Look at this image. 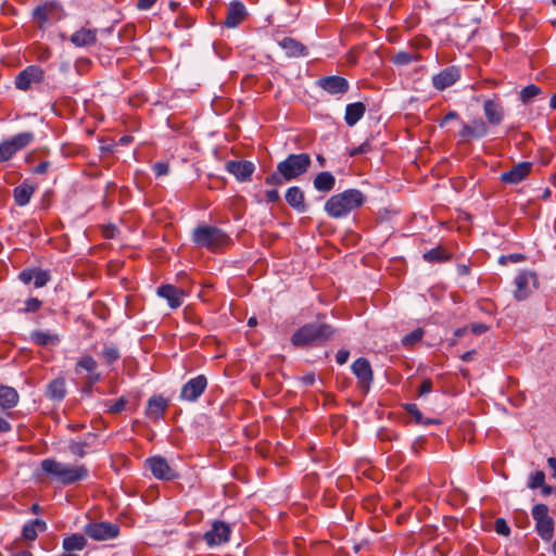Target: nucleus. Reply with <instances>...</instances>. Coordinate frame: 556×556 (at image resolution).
<instances>
[{
	"mask_svg": "<svg viewBox=\"0 0 556 556\" xmlns=\"http://www.w3.org/2000/svg\"><path fill=\"white\" fill-rule=\"evenodd\" d=\"M41 470L52 480L64 485L73 484L87 479L89 471L85 465H72L53 458H46L40 463Z\"/></svg>",
	"mask_w": 556,
	"mask_h": 556,
	"instance_id": "1",
	"label": "nucleus"
},
{
	"mask_svg": "<svg viewBox=\"0 0 556 556\" xmlns=\"http://www.w3.org/2000/svg\"><path fill=\"white\" fill-rule=\"evenodd\" d=\"M366 197L357 189H349L330 197L325 203L326 213L333 218H342L365 203Z\"/></svg>",
	"mask_w": 556,
	"mask_h": 556,
	"instance_id": "2",
	"label": "nucleus"
},
{
	"mask_svg": "<svg viewBox=\"0 0 556 556\" xmlns=\"http://www.w3.org/2000/svg\"><path fill=\"white\" fill-rule=\"evenodd\" d=\"M334 333L332 326L321 323H311L299 328L291 337L295 346L320 344L329 340Z\"/></svg>",
	"mask_w": 556,
	"mask_h": 556,
	"instance_id": "3",
	"label": "nucleus"
},
{
	"mask_svg": "<svg viewBox=\"0 0 556 556\" xmlns=\"http://www.w3.org/2000/svg\"><path fill=\"white\" fill-rule=\"evenodd\" d=\"M193 241L210 251H216L228 245L229 237L219 228L214 226H199L193 230Z\"/></svg>",
	"mask_w": 556,
	"mask_h": 556,
	"instance_id": "4",
	"label": "nucleus"
},
{
	"mask_svg": "<svg viewBox=\"0 0 556 556\" xmlns=\"http://www.w3.org/2000/svg\"><path fill=\"white\" fill-rule=\"evenodd\" d=\"M312 160L307 153L290 154L277 165V169L286 181L295 179L305 174L311 167Z\"/></svg>",
	"mask_w": 556,
	"mask_h": 556,
	"instance_id": "5",
	"label": "nucleus"
},
{
	"mask_svg": "<svg viewBox=\"0 0 556 556\" xmlns=\"http://www.w3.org/2000/svg\"><path fill=\"white\" fill-rule=\"evenodd\" d=\"M34 140L30 131L20 132L0 143V163L12 159L18 151L29 146Z\"/></svg>",
	"mask_w": 556,
	"mask_h": 556,
	"instance_id": "6",
	"label": "nucleus"
},
{
	"mask_svg": "<svg viewBox=\"0 0 556 556\" xmlns=\"http://www.w3.org/2000/svg\"><path fill=\"white\" fill-rule=\"evenodd\" d=\"M119 533V527L109 521L89 522L85 526V534L97 541L114 539Z\"/></svg>",
	"mask_w": 556,
	"mask_h": 556,
	"instance_id": "7",
	"label": "nucleus"
},
{
	"mask_svg": "<svg viewBox=\"0 0 556 556\" xmlns=\"http://www.w3.org/2000/svg\"><path fill=\"white\" fill-rule=\"evenodd\" d=\"M516 290L514 296L522 301L529 296L532 290L538 288L536 274L531 270H522L515 278Z\"/></svg>",
	"mask_w": 556,
	"mask_h": 556,
	"instance_id": "8",
	"label": "nucleus"
},
{
	"mask_svg": "<svg viewBox=\"0 0 556 556\" xmlns=\"http://www.w3.org/2000/svg\"><path fill=\"white\" fill-rule=\"evenodd\" d=\"M45 78V72L36 65L27 66L15 78L17 89L26 91L40 84Z\"/></svg>",
	"mask_w": 556,
	"mask_h": 556,
	"instance_id": "9",
	"label": "nucleus"
},
{
	"mask_svg": "<svg viewBox=\"0 0 556 556\" xmlns=\"http://www.w3.org/2000/svg\"><path fill=\"white\" fill-rule=\"evenodd\" d=\"M33 15L37 23L42 27L51 20L60 21L64 13L59 2L48 1L36 7L34 9Z\"/></svg>",
	"mask_w": 556,
	"mask_h": 556,
	"instance_id": "10",
	"label": "nucleus"
},
{
	"mask_svg": "<svg viewBox=\"0 0 556 556\" xmlns=\"http://www.w3.org/2000/svg\"><path fill=\"white\" fill-rule=\"evenodd\" d=\"M207 387V379L204 375H199L187 381L179 394L181 401L195 402L205 391Z\"/></svg>",
	"mask_w": 556,
	"mask_h": 556,
	"instance_id": "11",
	"label": "nucleus"
},
{
	"mask_svg": "<svg viewBox=\"0 0 556 556\" xmlns=\"http://www.w3.org/2000/svg\"><path fill=\"white\" fill-rule=\"evenodd\" d=\"M231 533L230 526L222 520H215L212 523V529L206 531L203 540L208 546H216L229 541Z\"/></svg>",
	"mask_w": 556,
	"mask_h": 556,
	"instance_id": "12",
	"label": "nucleus"
},
{
	"mask_svg": "<svg viewBox=\"0 0 556 556\" xmlns=\"http://www.w3.org/2000/svg\"><path fill=\"white\" fill-rule=\"evenodd\" d=\"M352 371L357 378V384L364 392H368L374 379V372L367 358L359 357L352 364Z\"/></svg>",
	"mask_w": 556,
	"mask_h": 556,
	"instance_id": "13",
	"label": "nucleus"
},
{
	"mask_svg": "<svg viewBox=\"0 0 556 556\" xmlns=\"http://www.w3.org/2000/svg\"><path fill=\"white\" fill-rule=\"evenodd\" d=\"M146 465L151 470L152 475L159 480H173L177 477L175 470L162 456H153L148 458L146 460Z\"/></svg>",
	"mask_w": 556,
	"mask_h": 556,
	"instance_id": "14",
	"label": "nucleus"
},
{
	"mask_svg": "<svg viewBox=\"0 0 556 556\" xmlns=\"http://www.w3.org/2000/svg\"><path fill=\"white\" fill-rule=\"evenodd\" d=\"M156 294L167 301L172 309H177L184 303V299L189 294L188 291L177 288L174 285H162L156 289Z\"/></svg>",
	"mask_w": 556,
	"mask_h": 556,
	"instance_id": "15",
	"label": "nucleus"
},
{
	"mask_svg": "<svg viewBox=\"0 0 556 556\" xmlns=\"http://www.w3.org/2000/svg\"><path fill=\"white\" fill-rule=\"evenodd\" d=\"M460 78V71L456 66H448L432 77L433 87L444 90L453 86Z\"/></svg>",
	"mask_w": 556,
	"mask_h": 556,
	"instance_id": "16",
	"label": "nucleus"
},
{
	"mask_svg": "<svg viewBox=\"0 0 556 556\" xmlns=\"http://www.w3.org/2000/svg\"><path fill=\"white\" fill-rule=\"evenodd\" d=\"M317 85L329 94H344L349 90V81L341 76H326L317 80Z\"/></svg>",
	"mask_w": 556,
	"mask_h": 556,
	"instance_id": "17",
	"label": "nucleus"
},
{
	"mask_svg": "<svg viewBox=\"0 0 556 556\" xmlns=\"http://www.w3.org/2000/svg\"><path fill=\"white\" fill-rule=\"evenodd\" d=\"M488 134L486 123L482 118L473 119L470 124L463 123L458 137L468 141L470 139H479Z\"/></svg>",
	"mask_w": 556,
	"mask_h": 556,
	"instance_id": "18",
	"label": "nucleus"
},
{
	"mask_svg": "<svg viewBox=\"0 0 556 556\" xmlns=\"http://www.w3.org/2000/svg\"><path fill=\"white\" fill-rule=\"evenodd\" d=\"M532 169V163L520 162L514 165L509 170L501 174V180L505 184L516 185L526 179Z\"/></svg>",
	"mask_w": 556,
	"mask_h": 556,
	"instance_id": "19",
	"label": "nucleus"
},
{
	"mask_svg": "<svg viewBox=\"0 0 556 556\" xmlns=\"http://www.w3.org/2000/svg\"><path fill=\"white\" fill-rule=\"evenodd\" d=\"M226 170L240 181L251 180L255 166L250 161H228L225 164Z\"/></svg>",
	"mask_w": 556,
	"mask_h": 556,
	"instance_id": "20",
	"label": "nucleus"
},
{
	"mask_svg": "<svg viewBox=\"0 0 556 556\" xmlns=\"http://www.w3.org/2000/svg\"><path fill=\"white\" fill-rule=\"evenodd\" d=\"M98 31L96 28H80L70 37L71 42L78 48L89 47L97 41Z\"/></svg>",
	"mask_w": 556,
	"mask_h": 556,
	"instance_id": "21",
	"label": "nucleus"
},
{
	"mask_svg": "<svg viewBox=\"0 0 556 556\" xmlns=\"http://www.w3.org/2000/svg\"><path fill=\"white\" fill-rule=\"evenodd\" d=\"M167 406H168L167 400H165L164 397H162L160 395H154L148 402V406L146 408V415L148 418L156 421L163 417Z\"/></svg>",
	"mask_w": 556,
	"mask_h": 556,
	"instance_id": "22",
	"label": "nucleus"
},
{
	"mask_svg": "<svg viewBox=\"0 0 556 556\" xmlns=\"http://www.w3.org/2000/svg\"><path fill=\"white\" fill-rule=\"evenodd\" d=\"M245 8L241 2H233L229 5L224 25L228 28L237 27L245 18Z\"/></svg>",
	"mask_w": 556,
	"mask_h": 556,
	"instance_id": "23",
	"label": "nucleus"
},
{
	"mask_svg": "<svg viewBox=\"0 0 556 556\" xmlns=\"http://www.w3.org/2000/svg\"><path fill=\"white\" fill-rule=\"evenodd\" d=\"M483 112L491 125H500L504 118V109L502 104L495 100H485Z\"/></svg>",
	"mask_w": 556,
	"mask_h": 556,
	"instance_id": "24",
	"label": "nucleus"
},
{
	"mask_svg": "<svg viewBox=\"0 0 556 556\" xmlns=\"http://www.w3.org/2000/svg\"><path fill=\"white\" fill-rule=\"evenodd\" d=\"M36 190V186L29 184L28 181H23L21 185L16 186L13 189V198L17 205L24 206L29 203L30 198L33 197Z\"/></svg>",
	"mask_w": 556,
	"mask_h": 556,
	"instance_id": "25",
	"label": "nucleus"
},
{
	"mask_svg": "<svg viewBox=\"0 0 556 556\" xmlns=\"http://www.w3.org/2000/svg\"><path fill=\"white\" fill-rule=\"evenodd\" d=\"M287 203L295 211L303 213L306 211L304 192L296 186L290 187L286 192Z\"/></svg>",
	"mask_w": 556,
	"mask_h": 556,
	"instance_id": "26",
	"label": "nucleus"
},
{
	"mask_svg": "<svg viewBox=\"0 0 556 556\" xmlns=\"http://www.w3.org/2000/svg\"><path fill=\"white\" fill-rule=\"evenodd\" d=\"M18 393L12 388L0 383V408L11 409L18 403Z\"/></svg>",
	"mask_w": 556,
	"mask_h": 556,
	"instance_id": "27",
	"label": "nucleus"
},
{
	"mask_svg": "<svg viewBox=\"0 0 556 556\" xmlns=\"http://www.w3.org/2000/svg\"><path fill=\"white\" fill-rule=\"evenodd\" d=\"M279 46L286 51L287 55L291 58H298L306 54L305 46L291 37H285L279 41Z\"/></svg>",
	"mask_w": 556,
	"mask_h": 556,
	"instance_id": "28",
	"label": "nucleus"
},
{
	"mask_svg": "<svg viewBox=\"0 0 556 556\" xmlns=\"http://www.w3.org/2000/svg\"><path fill=\"white\" fill-rule=\"evenodd\" d=\"M366 106L363 102L350 103L345 108L344 121L349 126H354L365 114Z\"/></svg>",
	"mask_w": 556,
	"mask_h": 556,
	"instance_id": "29",
	"label": "nucleus"
},
{
	"mask_svg": "<svg viewBox=\"0 0 556 556\" xmlns=\"http://www.w3.org/2000/svg\"><path fill=\"white\" fill-rule=\"evenodd\" d=\"M46 395L52 401L63 400L66 395L65 380L63 378L52 380L47 387Z\"/></svg>",
	"mask_w": 556,
	"mask_h": 556,
	"instance_id": "30",
	"label": "nucleus"
},
{
	"mask_svg": "<svg viewBox=\"0 0 556 556\" xmlns=\"http://www.w3.org/2000/svg\"><path fill=\"white\" fill-rule=\"evenodd\" d=\"M30 340L37 345L49 346L59 344L60 337L58 333L35 330L30 333Z\"/></svg>",
	"mask_w": 556,
	"mask_h": 556,
	"instance_id": "31",
	"label": "nucleus"
},
{
	"mask_svg": "<svg viewBox=\"0 0 556 556\" xmlns=\"http://www.w3.org/2000/svg\"><path fill=\"white\" fill-rule=\"evenodd\" d=\"M314 187L321 192H329L334 188L336 178L330 172H321L314 178Z\"/></svg>",
	"mask_w": 556,
	"mask_h": 556,
	"instance_id": "32",
	"label": "nucleus"
},
{
	"mask_svg": "<svg viewBox=\"0 0 556 556\" xmlns=\"http://www.w3.org/2000/svg\"><path fill=\"white\" fill-rule=\"evenodd\" d=\"M87 540L84 534L75 533L63 540L62 546L66 552L81 551L85 548Z\"/></svg>",
	"mask_w": 556,
	"mask_h": 556,
	"instance_id": "33",
	"label": "nucleus"
},
{
	"mask_svg": "<svg viewBox=\"0 0 556 556\" xmlns=\"http://www.w3.org/2000/svg\"><path fill=\"white\" fill-rule=\"evenodd\" d=\"M47 529V525L43 520L41 519H35L28 523H26L24 527H23V538L26 539V540H29V541H34L36 540L38 533L37 531H46Z\"/></svg>",
	"mask_w": 556,
	"mask_h": 556,
	"instance_id": "34",
	"label": "nucleus"
},
{
	"mask_svg": "<svg viewBox=\"0 0 556 556\" xmlns=\"http://www.w3.org/2000/svg\"><path fill=\"white\" fill-rule=\"evenodd\" d=\"M535 529L544 541H551L554 535V520L552 517L535 522Z\"/></svg>",
	"mask_w": 556,
	"mask_h": 556,
	"instance_id": "35",
	"label": "nucleus"
},
{
	"mask_svg": "<svg viewBox=\"0 0 556 556\" xmlns=\"http://www.w3.org/2000/svg\"><path fill=\"white\" fill-rule=\"evenodd\" d=\"M404 408L414 418L416 424H419V425H431V424L439 425L440 424V420H438V419L424 418L421 412L419 410L418 406L415 403H407V404H405Z\"/></svg>",
	"mask_w": 556,
	"mask_h": 556,
	"instance_id": "36",
	"label": "nucleus"
},
{
	"mask_svg": "<svg viewBox=\"0 0 556 556\" xmlns=\"http://www.w3.org/2000/svg\"><path fill=\"white\" fill-rule=\"evenodd\" d=\"M424 258L429 263H442L451 258V254L443 248L437 247L424 254Z\"/></svg>",
	"mask_w": 556,
	"mask_h": 556,
	"instance_id": "37",
	"label": "nucleus"
},
{
	"mask_svg": "<svg viewBox=\"0 0 556 556\" xmlns=\"http://www.w3.org/2000/svg\"><path fill=\"white\" fill-rule=\"evenodd\" d=\"M542 93V89L536 85H528L520 90V100L523 104H528L531 100Z\"/></svg>",
	"mask_w": 556,
	"mask_h": 556,
	"instance_id": "38",
	"label": "nucleus"
},
{
	"mask_svg": "<svg viewBox=\"0 0 556 556\" xmlns=\"http://www.w3.org/2000/svg\"><path fill=\"white\" fill-rule=\"evenodd\" d=\"M101 357L103 358L105 364L111 365L121 357V354L116 346L105 345L101 352Z\"/></svg>",
	"mask_w": 556,
	"mask_h": 556,
	"instance_id": "39",
	"label": "nucleus"
},
{
	"mask_svg": "<svg viewBox=\"0 0 556 556\" xmlns=\"http://www.w3.org/2000/svg\"><path fill=\"white\" fill-rule=\"evenodd\" d=\"M391 60L394 64L406 65V64L410 63L412 61L419 60V55L413 54L409 52H405V51H400V52L395 53L394 55H392Z\"/></svg>",
	"mask_w": 556,
	"mask_h": 556,
	"instance_id": "40",
	"label": "nucleus"
},
{
	"mask_svg": "<svg viewBox=\"0 0 556 556\" xmlns=\"http://www.w3.org/2000/svg\"><path fill=\"white\" fill-rule=\"evenodd\" d=\"M97 362L96 359L90 356V355H86V356H83L76 364V372H79V369H84V370H87L89 372H93L97 368Z\"/></svg>",
	"mask_w": 556,
	"mask_h": 556,
	"instance_id": "41",
	"label": "nucleus"
},
{
	"mask_svg": "<svg viewBox=\"0 0 556 556\" xmlns=\"http://www.w3.org/2000/svg\"><path fill=\"white\" fill-rule=\"evenodd\" d=\"M89 444L87 442H80V441H70L68 443V451L71 454H73L76 457L83 458L87 454V447Z\"/></svg>",
	"mask_w": 556,
	"mask_h": 556,
	"instance_id": "42",
	"label": "nucleus"
},
{
	"mask_svg": "<svg viewBox=\"0 0 556 556\" xmlns=\"http://www.w3.org/2000/svg\"><path fill=\"white\" fill-rule=\"evenodd\" d=\"M424 337V330L421 328H417L412 332L407 333L403 337L402 343L404 346H413L417 342H419Z\"/></svg>",
	"mask_w": 556,
	"mask_h": 556,
	"instance_id": "43",
	"label": "nucleus"
},
{
	"mask_svg": "<svg viewBox=\"0 0 556 556\" xmlns=\"http://www.w3.org/2000/svg\"><path fill=\"white\" fill-rule=\"evenodd\" d=\"M545 483V473L542 470H538L529 476L528 486L532 490L543 486Z\"/></svg>",
	"mask_w": 556,
	"mask_h": 556,
	"instance_id": "44",
	"label": "nucleus"
},
{
	"mask_svg": "<svg viewBox=\"0 0 556 556\" xmlns=\"http://www.w3.org/2000/svg\"><path fill=\"white\" fill-rule=\"evenodd\" d=\"M532 517L535 522L549 518L548 507L545 504H536L532 508Z\"/></svg>",
	"mask_w": 556,
	"mask_h": 556,
	"instance_id": "45",
	"label": "nucleus"
},
{
	"mask_svg": "<svg viewBox=\"0 0 556 556\" xmlns=\"http://www.w3.org/2000/svg\"><path fill=\"white\" fill-rule=\"evenodd\" d=\"M50 280V275L46 270L36 269L34 275V285L36 288H41L47 285V282Z\"/></svg>",
	"mask_w": 556,
	"mask_h": 556,
	"instance_id": "46",
	"label": "nucleus"
},
{
	"mask_svg": "<svg viewBox=\"0 0 556 556\" xmlns=\"http://www.w3.org/2000/svg\"><path fill=\"white\" fill-rule=\"evenodd\" d=\"M41 307V301L37 298H29L25 302L24 312L25 313H34L37 312Z\"/></svg>",
	"mask_w": 556,
	"mask_h": 556,
	"instance_id": "47",
	"label": "nucleus"
},
{
	"mask_svg": "<svg viewBox=\"0 0 556 556\" xmlns=\"http://www.w3.org/2000/svg\"><path fill=\"white\" fill-rule=\"evenodd\" d=\"M126 403L127 401L124 397H119L109 406L108 412L111 414L122 413L126 407Z\"/></svg>",
	"mask_w": 556,
	"mask_h": 556,
	"instance_id": "48",
	"label": "nucleus"
},
{
	"mask_svg": "<svg viewBox=\"0 0 556 556\" xmlns=\"http://www.w3.org/2000/svg\"><path fill=\"white\" fill-rule=\"evenodd\" d=\"M285 181V178L282 175L279 174V172L271 173L270 175L266 176L265 184L271 185V186H280Z\"/></svg>",
	"mask_w": 556,
	"mask_h": 556,
	"instance_id": "49",
	"label": "nucleus"
},
{
	"mask_svg": "<svg viewBox=\"0 0 556 556\" xmlns=\"http://www.w3.org/2000/svg\"><path fill=\"white\" fill-rule=\"evenodd\" d=\"M153 172L156 177L165 176L169 172V165L166 162H157L153 165Z\"/></svg>",
	"mask_w": 556,
	"mask_h": 556,
	"instance_id": "50",
	"label": "nucleus"
},
{
	"mask_svg": "<svg viewBox=\"0 0 556 556\" xmlns=\"http://www.w3.org/2000/svg\"><path fill=\"white\" fill-rule=\"evenodd\" d=\"M35 270V268H26L22 270L18 275V279L25 285L30 283L34 279Z\"/></svg>",
	"mask_w": 556,
	"mask_h": 556,
	"instance_id": "51",
	"label": "nucleus"
},
{
	"mask_svg": "<svg viewBox=\"0 0 556 556\" xmlns=\"http://www.w3.org/2000/svg\"><path fill=\"white\" fill-rule=\"evenodd\" d=\"M495 531L502 535H508L510 532L507 522L502 518L495 520Z\"/></svg>",
	"mask_w": 556,
	"mask_h": 556,
	"instance_id": "52",
	"label": "nucleus"
},
{
	"mask_svg": "<svg viewBox=\"0 0 556 556\" xmlns=\"http://www.w3.org/2000/svg\"><path fill=\"white\" fill-rule=\"evenodd\" d=\"M370 150H371L370 142L365 141L362 144H359L358 147H356L353 150H351L350 151V155L351 156H355V155H358V154H364V153L369 152Z\"/></svg>",
	"mask_w": 556,
	"mask_h": 556,
	"instance_id": "53",
	"label": "nucleus"
},
{
	"mask_svg": "<svg viewBox=\"0 0 556 556\" xmlns=\"http://www.w3.org/2000/svg\"><path fill=\"white\" fill-rule=\"evenodd\" d=\"M432 387H433V383H432L431 379H429V378L424 379L418 389V395L422 396V395L430 393L432 391Z\"/></svg>",
	"mask_w": 556,
	"mask_h": 556,
	"instance_id": "54",
	"label": "nucleus"
},
{
	"mask_svg": "<svg viewBox=\"0 0 556 556\" xmlns=\"http://www.w3.org/2000/svg\"><path fill=\"white\" fill-rule=\"evenodd\" d=\"M349 356H350V352L348 350H339L337 355H336V361L339 365H343L348 362L349 359Z\"/></svg>",
	"mask_w": 556,
	"mask_h": 556,
	"instance_id": "55",
	"label": "nucleus"
},
{
	"mask_svg": "<svg viewBox=\"0 0 556 556\" xmlns=\"http://www.w3.org/2000/svg\"><path fill=\"white\" fill-rule=\"evenodd\" d=\"M470 329H471V332L475 334H482L489 330V327L485 324L476 323V324L471 325Z\"/></svg>",
	"mask_w": 556,
	"mask_h": 556,
	"instance_id": "56",
	"label": "nucleus"
},
{
	"mask_svg": "<svg viewBox=\"0 0 556 556\" xmlns=\"http://www.w3.org/2000/svg\"><path fill=\"white\" fill-rule=\"evenodd\" d=\"M459 115L455 111H450L440 122L439 126L444 127L447 122L458 119Z\"/></svg>",
	"mask_w": 556,
	"mask_h": 556,
	"instance_id": "57",
	"label": "nucleus"
},
{
	"mask_svg": "<svg viewBox=\"0 0 556 556\" xmlns=\"http://www.w3.org/2000/svg\"><path fill=\"white\" fill-rule=\"evenodd\" d=\"M50 168V162L42 161L36 167L34 168V173L38 175L46 174L48 169Z\"/></svg>",
	"mask_w": 556,
	"mask_h": 556,
	"instance_id": "58",
	"label": "nucleus"
},
{
	"mask_svg": "<svg viewBox=\"0 0 556 556\" xmlns=\"http://www.w3.org/2000/svg\"><path fill=\"white\" fill-rule=\"evenodd\" d=\"M265 195L268 202H277L280 198L279 192L276 189L267 190Z\"/></svg>",
	"mask_w": 556,
	"mask_h": 556,
	"instance_id": "59",
	"label": "nucleus"
},
{
	"mask_svg": "<svg viewBox=\"0 0 556 556\" xmlns=\"http://www.w3.org/2000/svg\"><path fill=\"white\" fill-rule=\"evenodd\" d=\"M156 0H138L137 8L140 10H148L150 9Z\"/></svg>",
	"mask_w": 556,
	"mask_h": 556,
	"instance_id": "60",
	"label": "nucleus"
},
{
	"mask_svg": "<svg viewBox=\"0 0 556 556\" xmlns=\"http://www.w3.org/2000/svg\"><path fill=\"white\" fill-rule=\"evenodd\" d=\"M11 429V424L7 419L0 417V433L9 432Z\"/></svg>",
	"mask_w": 556,
	"mask_h": 556,
	"instance_id": "61",
	"label": "nucleus"
},
{
	"mask_svg": "<svg viewBox=\"0 0 556 556\" xmlns=\"http://www.w3.org/2000/svg\"><path fill=\"white\" fill-rule=\"evenodd\" d=\"M469 271H470V269L467 265L462 264V265L457 266L458 275L466 276L469 274Z\"/></svg>",
	"mask_w": 556,
	"mask_h": 556,
	"instance_id": "62",
	"label": "nucleus"
},
{
	"mask_svg": "<svg viewBox=\"0 0 556 556\" xmlns=\"http://www.w3.org/2000/svg\"><path fill=\"white\" fill-rule=\"evenodd\" d=\"M547 464H548V466L553 470V477L556 478V458L555 457H549L547 459Z\"/></svg>",
	"mask_w": 556,
	"mask_h": 556,
	"instance_id": "63",
	"label": "nucleus"
},
{
	"mask_svg": "<svg viewBox=\"0 0 556 556\" xmlns=\"http://www.w3.org/2000/svg\"><path fill=\"white\" fill-rule=\"evenodd\" d=\"M540 488L542 489V494L544 496H548L553 492V488L549 485H546L545 483L543 484V486H540Z\"/></svg>",
	"mask_w": 556,
	"mask_h": 556,
	"instance_id": "64",
	"label": "nucleus"
}]
</instances>
